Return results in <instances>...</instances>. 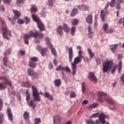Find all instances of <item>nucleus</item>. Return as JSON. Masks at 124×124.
<instances>
[{"label": "nucleus", "instance_id": "nucleus-1", "mask_svg": "<svg viewBox=\"0 0 124 124\" xmlns=\"http://www.w3.org/2000/svg\"><path fill=\"white\" fill-rule=\"evenodd\" d=\"M44 36V35L43 34L39 32L38 31H36L35 32H33L32 31H31L29 32V34H26L24 35V42L25 44L28 45L29 44V41L28 39H30L31 37H34L35 38H37V37H38V38H43Z\"/></svg>", "mask_w": 124, "mask_h": 124}, {"label": "nucleus", "instance_id": "nucleus-2", "mask_svg": "<svg viewBox=\"0 0 124 124\" xmlns=\"http://www.w3.org/2000/svg\"><path fill=\"white\" fill-rule=\"evenodd\" d=\"M0 20L2 24V31L3 32V36L5 39H9L8 36H11V32L8 31L7 27H6V25L5 24V22L3 20L0 18Z\"/></svg>", "mask_w": 124, "mask_h": 124}, {"label": "nucleus", "instance_id": "nucleus-3", "mask_svg": "<svg viewBox=\"0 0 124 124\" xmlns=\"http://www.w3.org/2000/svg\"><path fill=\"white\" fill-rule=\"evenodd\" d=\"M113 65V62L111 61H107L103 63V72L105 73L107 71H109Z\"/></svg>", "mask_w": 124, "mask_h": 124}, {"label": "nucleus", "instance_id": "nucleus-4", "mask_svg": "<svg viewBox=\"0 0 124 124\" xmlns=\"http://www.w3.org/2000/svg\"><path fill=\"white\" fill-rule=\"evenodd\" d=\"M81 59L79 58L78 56L75 58L74 60V62L71 63L72 64V69L73 71V75H75L76 74V69H77V64L79 62H81Z\"/></svg>", "mask_w": 124, "mask_h": 124}, {"label": "nucleus", "instance_id": "nucleus-5", "mask_svg": "<svg viewBox=\"0 0 124 124\" xmlns=\"http://www.w3.org/2000/svg\"><path fill=\"white\" fill-rule=\"evenodd\" d=\"M0 80H3L6 82H3L0 83V89L1 90H3V89H5L6 88V85H8L10 87L11 86V81L9 80L8 79L6 78V77L3 76L0 77Z\"/></svg>", "mask_w": 124, "mask_h": 124}, {"label": "nucleus", "instance_id": "nucleus-6", "mask_svg": "<svg viewBox=\"0 0 124 124\" xmlns=\"http://www.w3.org/2000/svg\"><path fill=\"white\" fill-rule=\"evenodd\" d=\"M32 17L33 18V20L35 21V22H37V26L38 28L39 29L40 31H45V27H44V25L38 18H37V16H35L34 15H33L32 16Z\"/></svg>", "mask_w": 124, "mask_h": 124}, {"label": "nucleus", "instance_id": "nucleus-7", "mask_svg": "<svg viewBox=\"0 0 124 124\" xmlns=\"http://www.w3.org/2000/svg\"><path fill=\"white\" fill-rule=\"evenodd\" d=\"M32 96L35 101H40L39 93L37 92V88L34 86H32Z\"/></svg>", "mask_w": 124, "mask_h": 124}, {"label": "nucleus", "instance_id": "nucleus-8", "mask_svg": "<svg viewBox=\"0 0 124 124\" xmlns=\"http://www.w3.org/2000/svg\"><path fill=\"white\" fill-rule=\"evenodd\" d=\"M46 41L47 45L48 46V47H49L50 49H51V52L54 56V57H57V52L56 51V49L53 47V45H52V44L50 43V39L48 37H46Z\"/></svg>", "mask_w": 124, "mask_h": 124}, {"label": "nucleus", "instance_id": "nucleus-9", "mask_svg": "<svg viewBox=\"0 0 124 124\" xmlns=\"http://www.w3.org/2000/svg\"><path fill=\"white\" fill-rule=\"evenodd\" d=\"M13 12L15 14V17L13 18L8 17L9 21H10V22H12V25H13V24H15L16 19H18V18H19L21 16V13H20L19 11H17V10H16V11L14 10Z\"/></svg>", "mask_w": 124, "mask_h": 124}, {"label": "nucleus", "instance_id": "nucleus-10", "mask_svg": "<svg viewBox=\"0 0 124 124\" xmlns=\"http://www.w3.org/2000/svg\"><path fill=\"white\" fill-rule=\"evenodd\" d=\"M27 97H26V100L28 102V105L30 107H32L33 109H35V108L36 107V105L33 103V100H31L30 102H29V101L30 100V99L31 98V96L30 95V94H29V93L27 92Z\"/></svg>", "mask_w": 124, "mask_h": 124}, {"label": "nucleus", "instance_id": "nucleus-11", "mask_svg": "<svg viewBox=\"0 0 124 124\" xmlns=\"http://www.w3.org/2000/svg\"><path fill=\"white\" fill-rule=\"evenodd\" d=\"M7 115L8 116V119L10 122L13 121V113H12V111H11V108H8L7 109Z\"/></svg>", "mask_w": 124, "mask_h": 124}, {"label": "nucleus", "instance_id": "nucleus-12", "mask_svg": "<svg viewBox=\"0 0 124 124\" xmlns=\"http://www.w3.org/2000/svg\"><path fill=\"white\" fill-rule=\"evenodd\" d=\"M9 54H10V50L6 51L4 54L5 57L3 59V62L4 63V66H5V67H6V66H7V65L6 64V63L8 62V58H6V56H8Z\"/></svg>", "mask_w": 124, "mask_h": 124}, {"label": "nucleus", "instance_id": "nucleus-13", "mask_svg": "<svg viewBox=\"0 0 124 124\" xmlns=\"http://www.w3.org/2000/svg\"><path fill=\"white\" fill-rule=\"evenodd\" d=\"M89 79L91 81H93V82H95V83L97 81V78L94 76V74L93 72L89 73Z\"/></svg>", "mask_w": 124, "mask_h": 124}, {"label": "nucleus", "instance_id": "nucleus-14", "mask_svg": "<svg viewBox=\"0 0 124 124\" xmlns=\"http://www.w3.org/2000/svg\"><path fill=\"white\" fill-rule=\"evenodd\" d=\"M106 118V116L102 113L99 115V120L101 124H105L106 121H105V118Z\"/></svg>", "mask_w": 124, "mask_h": 124}, {"label": "nucleus", "instance_id": "nucleus-15", "mask_svg": "<svg viewBox=\"0 0 124 124\" xmlns=\"http://www.w3.org/2000/svg\"><path fill=\"white\" fill-rule=\"evenodd\" d=\"M107 95L106 93H103L102 92H99L97 93V95L99 97V102H102L103 101V100L101 98V96H105Z\"/></svg>", "mask_w": 124, "mask_h": 124}, {"label": "nucleus", "instance_id": "nucleus-16", "mask_svg": "<svg viewBox=\"0 0 124 124\" xmlns=\"http://www.w3.org/2000/svg\"><path fill=\"white\" fill-rule=\"evenodd\" d=\"M78 8L82 11H88L89 10V6L85 5H80L78 6Z\"/></svg>", "mask_w": 124, "mask_h": 124}, {"label": "nucleus", "instance_id": "nucleus-17", "mask_svg": "<svg viewBox=\"0 0 124 124\" xmlns=\"http://www.w3.org/2000/svg\"><path fill=\"white\" fill-rule=\"evenodd\" d=\"M68 54H69V61L70 62H71L73 59V51L72 50V48L71 47L69 49Z\"/></svg>", "mask_w": 124, "mask_h": 124}, {"label": "nucleus", "instance_id": "nucleus-18", "mask_svg": "<svg viewBox=\"0 0 124 124\" xmlns=\"http://www.w3.org/2000/svg\"><path fill=\"white\" fill-rule=\"evenodd\" d=\"M105 100L108 102L109 104L110 105H115L116 104V102L113 100V99H111L110 97H106L105 98Z\"/></svg>", "mask_w": 124, "mask_h": 124}, {"label": "nucleus", "instance_id": "nucleus-19", "mask_svg": "<svg viewBox=\"0 0 124 124\" xmlns=\"http://www.w3.org/2000/svg\"><path fill=\"white\" fill-rule=\"evenodd\" d=\"M62 28L63 29L65 32H66L67 33L69 32V27L67 24H65V23L63 24Z\"/></svg>", "mask_w": 124, "mask_h": 124}, {"label": "nucleus", "instance_id": "nucleus-20", "mask_svg": "<svg viewBox=\"0 0 124 124\" xmlns=\"http://www.w3.org/2000/svg\"><path fill=\"white\" fill-rule=\"evenodd\" d=\"M85 20L88 24H92L93 23V16L92 15H88Z\"/></svg>", "mask_w": 124, "mask_h": 124}, {"label": "nucleus", "instance_id": "nucleus-21", "mask_svg": "<svg viewBox=\"0 0 124 124\" xmlns=\"http://www.w3.org/2000/svg\"><path fill=\"white\" fill-rule=\"evenodd\" d=\"M119 46V45L118 44H115V45H111L110 46V49L113 53H115L116 52V49L118 48Z\"/></svg>", "mask_w": 124, "mask_h": 124}, {"label": "nucleus", "instance_id": "nucleus-22", "mask_svg": "<svg viewBox=\"0 0 124 124\" xmlns=\"http://www.w3.org/2000/svg\"><path fill=\"white\" fill-rule=\"evenodd\" d=\"M61 119L62 118L60 117V115H56L53 118L54 123H57V122H58V123H61Z\"/></svg>", "mask_w": 124, "mask_h": 124}, {"label": "nucleus", "instance_id": "nucleus-23", "mask_svg": "<svg viewBox=\"0 0 124 124\" xmlns=\"http://www.w3.org/2000/svg\"><path fill=\"white\" fill-rule=\"evenodd\" d=\"M62 84V81L60 79H57L54 80V85L56 87H60Z\"/></svg>", "mask_w": 124, "mask_h": 124}, {"label": "nucleus", "instance_id": "nucleus-24", "mask_svg": "<svg viewBox=\"0 0 124 124\" xmlns=\"http://www.w3.org/2000/svg\"><path fill=\"white\" fill-rule=\"evenodd\" d=\"M44 96L45 97H46V98H48L50 100H53V96L50 94V93H49L48 92H46L45 93Z\"/></svg>", "mask_w": 124, "mask_h": 124}, {"label": "nucleus", "instance_id": "nucleus-25", "mask_svg": "<svg viewBox=\"0 0 124 124\" xmlns=\"http://www.w3.org/2000/svg\"><path fill=\"white\" fill-rule=\"evenodd\" d=\"M88 52L91 59H93V58L94 57V53L93 52V51H92V49L90 48L88 49Z\"/></svg>", "mask_w": 124, "mask_h": 124}, {"label": "nucleus", "instance_id": "nucleus-26", "mask_svg": "<svg viewBox=\"0 0 124 124\" xmlns=\"http://www.w3.org/2000/svg\"><path fill=\"white\" fill-rule=\"evenodd\" d=\"M56 70L57 71H60V70H62V75H64V73H63V67H62V65L58 66L56 68Z\"/></svg>", "mask_w": 124, "mask_h": 124}, {"label": "nucleus", "instance_id": "nucleus-27", "mask_svg": "<svg viewBox=\"0 0 124 124\" xmlns=\"http://www.w3.org/2000/svg\"><path fill=\"white\" fill-rule=\"evenodd\" d=\"M100 15L102 21L104 22L105 21V13H104V11L103 10H101Z\"/></svg>", "mask_w": 124, "mask_h": 124}, {"label": "nucleus", "instance_id": "nucleus-28", "mask_svg": "<svg viewBox=\"0 0 124 124\" xmlns=\"http://www.w3.org/2000/svg\"><path fill=\"white\" fill-rule=\"evenodd\" d=\"M28 65L30 66V67H32V68H33L35 67V66H36V63L30 61Z\"/></svg>", "mask_w": 124, "mask_h": 124}, {"label": "nucleus", "instance_id": "nucleus-29", "mask_svg": "<svg viewBox=\"0 0 124 124\" xmlns=\"http://www.w3.org/2000/svg\"><path fill=\"white\" fill-rule=\"evenodd\" d=\"M62 26H59L58 28H57V31L58 32V33L60 35H62Z\"/></svg>", "mask_w": 124, "mask_h": 124}, {"label": "nucleus", "instance_id": "nucleus-30", "mask_svg": "<svg viewBox=\"0 0 124 124\" xmlns=\"http://www.w3.org/2000/svg\"><path fill=\"white\" fill-rule=\"evenodd\" d=\"M96 107H97V104L94 103V104L91 105L90 106H89L88 107V109L91 110H93V108H96Z\"/></svg>", "mask_w": 124, "mask_h": 124}, {"label": "nucleus", "instance_id": "nucleus-31", "mask_svg": "<svg viewBox=\"0 0 124 124\" xmlns=\"http://www.w3.org/2000/svg\"><path fill=\"white\" fill-rule=\"evenodd\" d=\"M75 31H76V28L75 27H72L71 29V34L72 36H74Z\"/></svg>", "mask_w": 124, "mask_h": 124}, {"label": "nucleus", "instance_id": "nucleus-32", "mask_svg": "<svg viewBox=\"0 0 124 124\" xmlns=\"http://www.w3.org/2000/svg\"><path fill=\"white\" fill-rule=\"evenodd\" d=\"M28 73L29 75H30V76H31L33 75V74L34 73V71L33 69H31V68H28Z\"/></svg>", "mask_w": 124, "mask_h": 124}, {"label": "nucleus", "instance_id": "nucleus-33", "mask_svg": "<svg viewBox=\"0 0 124 124\" xmlns=\"http://www.w3.org/2000/svg\"><path fill=\"white\" fill-rule=\"evenodd\" d=\"M81 90L82 92V93H84L85 92H86V84L84 82H82L81 85Z\"/></svg>", "mask_w": 124, "mask_h": 124}, {"label": "nucleus", "instance_id": "nucleus-34", "mask_svg": "<svg viewBox=\"0 0 124 124\" xmlns=\"http://www.w3.org/2000/svg\"><path fill=\"white\" fill-rule=\"evenodd\" d=\"M108 24H104L103 26V30H104V31L107 32L108 31Z\"/></svg>", "mask_w": 124, "mask_h": 124}, {"label": "nucleus", "instance_id": "nucleus-35", "mask_svg": "<svg viewBox=\"0 0 124 124\" xmlns=\"http://www.w3.org/2000/svg\"><path fill=\"white\" fill-rule=\"evenodd\" d=\"M63 71L70 73V69L69 68V66H66L65 67H63Z\"/></svg>", "mask_w": 124, "mask_h": 124}, {"label": "nucleus", "instance_id": "nucleus-36", "mask_svg": "<svg viewBox=\"0 0 124 124\" xmlns=\"http://www.w3.org/2000/svg\"><path fill=\"white\" fill-rule=\"evenodd\" d=\"M77 13V8H74L72 10V12L71 14V16H75Z\"/></svg>", "mask_w": 124, "mask_h": 124}, {"label": "nucleus", "instance_id": "nucleus-37", "mask_svg": "<svg viewBox=\"0 0 124 124\" xmlns=\"http://www.w3.org/2000/svg\"><path fill=\"white\" fill-rule=\"evenodd\" d=\"M31 12H37V7H36V5H34L31 8Z\"/></svg>", "mask_w": 124, "mask_h": 124}, {"label": "nucleus", "instance_id": "nucleus-38", "mask_svg": "<svg viewBox=\"0 0 124 124\" xmlns=\"http://www.w3.org/2000/svg\"><path fill=\"white\" fill-rule=\"evenodd\" d=\"M47 52V48H43L42 49L41 51V54L42 56H44L45 54H46V52Z\"/></svg>", "mask_w": 124, "mask_h": 124}, {"label": "nucleus", "instance_id": "nucleus-39", "mask_svg": "<svg viewBox=\"0 0 124 124\" xmlns=\"http://www.w3.org/2000/svg\"><path fill=\"white\" fill-rule=\"evenodd\" d=\"M75 97H76V94L75 93V92H71L70 95V98H74Z\"/></svg>", "mask_w": 124, "mask_h": 124}, {"label": "nucleus", "instance_id": "nucleus-40", "mask_svg": "<svg viewBox=\"0 0 124 124\" xmlns=\"http://www.w3.org/2000/svg\"><path fill=\"white\" fill-rule=\"evenodd\" d=\"M122 62L120 61L119 62L118 64V72H121V70H122Z\"/></svg>", "mask_w": 124, "mask_h": 124}, {"label": "nucleus", "instance_id": "nucleus-41", "mask_svg": "<svg viewBox=\"0 0 124 124\" xmlns=\"http://www.w3.org/2000/svg\"><path fill=\"white\" fill-rule=\"evenodd\" d=\"M35 124H40L41 123V119L40 118H35Z\"/></svg>", "mask_w": 124, "mask_h": 124}, {"label": "nucleus", "instance_id": "nucleus-42", "mask_svg": "<svg viewBox=\"0 0 124 124\" xmlns=\"http://www.w3.org/2000/svg\"><path fill=\"white\" fill-rule=\"evenodd\" d=\"M24 117L25 120H28L29 118V112L25 111L24 114Z\"/></svg>", "mask_w": 124, "mask_h": 124}, {"label": "nucleus", "instance_id": "nucleus-43", "mask_svg": "<svg viewBox=\"0 0 124 124\" xmlns=\"http://www.w3.org/2000/svg\"><path fill=\"white\" fill-rule=\"evenodd\" d=\"M38 61L37 58L34 57L30 58V61L33 62H36Z\"/></svg>", "mask_w": 124, "mask_h": 124}, {"label": "nucleus", "instance_id": "nucleus-44", "mask_svg": "<svg viewBox=\"0 0 124 124\" xmlns=\"http://www.w3.org/2000/svg\"><path fill=\"white\" fill-rule=\"evenodd\" d=\"M23 86L25 88H29V87H30V83H29V82H25L23 83Z\"/></svg>", "mask_w": 124, "mask_h": 124}, {"label": "nucleus", "instance_id": "nucleus-45", "mask_svg": "<svg viewBox=\"0 0 124 124\" xmlns=\"http://www.w3.org/2000/svg\"><path fill=\"white\" fill-rule=\"evenodd\" d=\"M72 24L73 26H76V25L78 24V19H74Z\"/></svg>", "mask_w": 124, "mask_h": 124}, {"label": "nucleus", "instance_id": "nucleus-46", "mask_svg": "<svg viewBox=\"0 0 124 124\" xmlns=\"http://www.w3.org/2000/svg\"><path fill=\"white\" fill-rule=\"evenodd\" d=\"M116 1V0H111V3L110 4V6L111 7H114L115 6V2Z\"/></svg>", "mask_w": 124, "mask_h": 124}, {"label": "nucleus", "instance_id": "nucleus-47", "mask_svg": "<svg viewBox=\"0 0 124 124\" xmlns=\"http://www.w3.org/2000/svg\"><path fill=\"white\" fill-rule=\"evenodd\" d=\"M119 24H123V27H124V18H121L119 21Z\"/></svg>", "mask_w": 124, "mask_h": 124}, {"label": "nucleus", "instance_id": "nucleus-48", "mask_svg": "<svg viewBox=\"0 0 124 124\" xmlns=\"http://www.w3.org/2000/svg\"><path fill=\"white\" fill-rule=\"evenodd\" d=\"M3 119V113H0V123L2 122V120Z\"/></svg>", "mask_w": 124, "mask_h": 124}, {"label": "nucleus", "instance_id": "nucleus-49", "mask_svg": "<svg viewBox=\"0 0 124 124\" xmlns=\"http://www.w3.org/2000/svg\"><path fill=\"white\" fill-rule=\"evenodd\" d=\"M99 115V113H96L93 114L91 117H93V118H97L98 116Z\"/></svg>", "mask_w": 124, "mask_h": 124}, {"label": "nucleus", "instance_id": "nucleus-50", "mask_svg": "<svg viewBox=\"0 0 124 124\" xmlns=\"http://www.w3.org/2000/svg\"><path fill=\"white\" fill-rule=\"evenodd\" d=\"M89 38H93V32H89Z\"/></svg>", "mask_w": 124, "mask_h": 124}, {"label": "nucleus", "instance_id": "nucleus-51", "mask_svg": "<svg viewBox=\"0 0 124 124\" xmlns=\"http://www.w3.org/2000/svg\"><path fill=\"white\" fill-rule=\"evenodd\" d=\"M120 78H121V80L123 82V84H124V74L122 75Z\"/></svg>", "mask_w": 124, "mask_h": 124}, {"label": "nucleus", "instance_id": "nucleus-52", "mask_svg": "<svg viewBox=\"0 0 124 124\" xmlns=\"http://www.w3.org/2000/svg\"><path fill=\"white\" fill-rule=\"evenodd\" d=\"M53 63L55 65V66H57V65L58 64V61H57V59H54L53 60Z\"/></svg>", "mask_w": 124, "mask_h": 124}, {"label": "nucleus", "instance_id": "nucleus-53", "mask_svg": "<svg viewBox=\"0 0 124 124\" xmlns=\"http://www.w3.org/2000/svg\"><path fill=\"white\" fill-rule=\"evenodd\" d=\"M18 24H23L24 23V20L22 19H18L17 21Z\"/></svg>", "mask_w": 124, "mask_h": 124}, {"label": "nucleus", "instance_id": "nucleus-54", "mask_svg": "<svg viewBox=\"0 0 124 124\" xmlns=\"http://www.w3.org/2000/svg\"><path fill=\"white\" fill-rule=\"evenodd\" d=\"M4 3H10L11 2V0H3Z\"/></svg>", "mask_w": 124, "mask_h": 124}, {"label": "nucleus", "instance_id": "nucleus-55", "mask_svg": "<svg viewBox=\"0 0 124 124\" xmlns=\"http://www.w3.org/2000/svg\"><path fill=\"white\" fill-rule=\"evenodd\" d=\"M107 33H111V32H113V29H110L108 30H107Z\"/></svg>", "mask_w": 124, "mask_h": 124}, {"label": "nucleus", "instance_id": "nucleus-56", "mask_svg": "<svg viewBox=\"0 0 124 124\" xmlns=\"http://www.w3.org/2000/svg\"><path fill=\"white\" fill-rule=\"evenodd\" d=\"M1 108H2V100L0 99V111L1 110Z\"/></svg>", "mask_w": 124, "mask_h": 124}, {"label": "nucleus", "instance_id": "nucleus-57", "mask_svg": "<svg viewBox=\"0 0 124 124\" xmlns=\"http://www.w3.org/2000/svg\"><path fill=\"white\" fill-rule=\"evenodd\" d=\"M87 124H94V122H93V121H92V120H91V121L88 120L87 121Z\"/></svg>", "mask_w": 124, "mask_h": 124}, {"label": "nucleus", "instance_id": "nucleus-58", "mask_svg": "<svg viewBox=\"0 0 124 124\" xmlns=\"http://www.w3.org/2000/svg\"><path fill=\"white\" fill-rule=\"evenodd\" d=\"M116 69H117V67L116 66L113 67V68L111 71V73H114V72H115V71H116Z\"/></svg>", "mask_w": 124, "mask_h": 124}, {"label": "nucleus", "instance_id": "nucleus-59", "mask_svg": "<svg viewBox=\"0 0 124 124\" xmlns=\"http://www.w3.org/2000/svg\"><path fill=\"white\" fill-rule=\"evenodd\" d=\"M25 0H18L17 1L18 3H24Z\"/></svg>", "mask_w": 124, "mask_h": 124}, {"label": "nucleus", "instance_id": "nucleus-60", "mask_svg": "<svg viewBox=\"0 0 124 124\" xmlns=\"http://www.w3.org/2000/svg\"><path fill=\"white\" fill-rule=\"evenodd\" d=\"M49 67L50 69H52V68H53L54 67V65H53V64L52 63H50L49 64Z\"/></svg>", "mask_w": 124, "mask_h": 124}, {"label": "nucleus", "instance_id": "nucleus-61", "mask_svg": "<svg viewBox=\"0 0 124 124\" xmlns=\"http://www.w3.org/2000/svg\"><path fill=\"white\" fill-rule=\"evenodd\" d=\"M25 20H26V23L28 24V23L30 22V18H29L28 17H25Z\"/></svg>", "mask_w": 124, "mask_h": 124}, {"label": "nucleus", "instance_id": "nucleus-62", "mask_svg": "<svg viewBox=\"0 0 124 124\" xmlns=\"http://www.w3.org/2000/svg\"><path fill=\"white\" fill-rule=\"evenodd\" d=\"M53 4H54V3H53V1H49V3H48L49 6H53Z\"/></svg>", "mask_w": 124, "mask_h": 124}, {"label": "nucleus", "instance_id": "nucleus-63", "mask_svg": "<svg viewBox=\"0 0 124 124\" xmlns=\"http://www.w3.org/2000/svg\"><path fill=\"white\" fill-rule=\"evenodd\" d=\"M20 53L21 56H24V55H25V51L20 50Z\"/></svg>", "mask_w": 124, "mask_h": 124}, {"label": "nucleus", "instance_id": "nucleus-64", "mask_svg": "<svg viewBox=\"0 0 124 124\" xmlns=\"http://www.w3.org/2000/svg\"><path fill=\"white\" fill-rule=\"evenodd\" d=\"M0 11H4V7L3 6H0Z\"/></svg>", "mask_w": 124, "mask_h": 124}]
</instances>
